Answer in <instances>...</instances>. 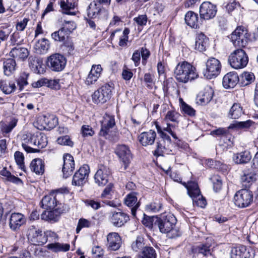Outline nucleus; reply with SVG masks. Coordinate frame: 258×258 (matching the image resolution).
I'll return each mask as SVG.
<instances>
[{"mask_svg": "<svg viewBox=\"0 0 258 258\" xmlns=\"http://www.w3.org/2000/svg\"><path fill=\"white\" fill-rule=\"evenodd\" d=\"M160 223L158 226H174L177 222L176 217L171 214H169L163 217L162 219L160 218Z\"/></svg>", "mask_w": 258, "mask_h": 258, "instance_id": "49530a36", "label": "nucleus"}, {"mask_svg": "<svg viewBox=\"0 0 258 258\" xmlns=\"http://www.w3.org/2000/svg\"><path fill=\"white\" fill-rule=\"evenodd\" d=\"M144 247V238L141 236H138L132 244V249L136 252L142 250Z\"/></svg>", "mask_w": 258, "mask_h": 258, "instance_id": "4d7b16f0", "label": "nucleus"}, {"mask_svg": "<svg viewBox=\"0 0 258 258\" xmlns=\"http://www.w3.org/2000/svg\"><path fill=\"white\" fill-rule=\"evenodd\" d=\"M239 80L237 73L229 72L226 74L223 78V86L226 89L233 88Z\"/></svg>", "mask_w": 258, "mask_h": 258, "instance_id": "a878e982", "label": "nucleus"}, {"mask_svg": "<svg viewBox=\"0 0 258 258\" xmlns=\"http://www.w3.org/2000/svg\"><path fill=\"white\" fill-rule=\"evenodd\" d=\"M110 174V170L108 167L102 164L99 165L94 176L95 183L99 186L105 185L109 181Z\"/></svg>", "mask_w": 258, "mask_h": 258, "instance_id": "9b49d317", "label": "nucleus"}, {"mask_svg": "<svg viewBox=\"0 0 258 258\" xmlns=\"http://www.w3.org/2000/svg\"><path fill=\"white\" fill-rule=\"evenodd\" d=\"M243 114L242 107L239 103H234L231 107L228 116L231 119H238Z\"/></svg>", "mask_w": 258, "mask_h": 258, "instance_id": "ea45409f", "label": "nucleus"}, {"mask_svg": "<svg viewBox=\"0 0 258 258\" xmlns=\"http://www.w3.org/2000/svg\"><path fill=\"white\" fill-rule=\"evenodd\" d=\"M47 139L42 133L37 132L33 134H27L23 136L22 146L27 153L39 152L47 145Z\"/></svg>", "mask_w": 258, "mask_h": 258, "instance_id": "f257e3e1", "label": "nucleus"}, {"mask_svg": "<svg viewBox=\"0 0 258 258\" xmlns=\"http://www.w3.org/2000/svg\"><path fill=\"white\" fill-rule=\"evenodd\" d=\"M12 32V28H10V25L6 24L4 26L0 27V40L1 41H7L9 36Z\"/></svg>", "mask_w": 258, "mask_h": 258, "instance_id": "864d4df0", "label": "nucleus"}, {"mask_svg": "<svg viewBox=\"0 0 258 258\" xmlns=\"http://www.w3.org/2000/svg\"><path fill=\"white\" fill-rule=\"evenodd\" d=\"M221 67V63L218 59L210 57L206 62V69L203 72L204 76L208 79L216 78L220 73Z\"/></svg>", "mask_w": 258, "mask_h": 258, "instance_id": "6e6552de", "label": "nucleus"}, {"mask_svg": "<svg viewBox=\"0 0 258 258\" xmlns=\"http://www.w3.org/2000/svg\"><path fill=\"white\" fill-rule=\"evenodd\" d=\"M115 153L120 161L123 164L124 170L126 169L132 158L131 151L129 147L125 145H118L115 149Z\"/></svg>", "mask_w": 258, "mask_h": 258, "instance_id": "9d476101", "label": "nucleus"}, {"mask_svg": "<svg viewBox=\"0 0 258 258\" xmlns=\"http://www.w3.org/2000/svg\"><path fill=\"white\" fill-rule=\"evenodd\" d=\"M130 29L125 28L122 32V35L120 36L118 44L119 46L124 47L127 45V42L128 39V34L130 33Z\"/></svg>", "mask_w": 258, "mask_h": 258, "instance_id": "bf43d9fd", "label": "nucleus"}, {"mask_svg": "<svg viewBox=\"0 0 258 258\" xmlns=\"http://www.w3.org/2000/svg\"><path fill=\"white\" fill-rule=\"evenodd\" d=\"M61 213H58L56 209L53 211H45L41 214V219L45 221L55 222L58 220L59 215Z\"/></svg>", "mask_w": 258, "mask_h": 258, "instance_id": "37998d69", "label": "nucleus"}, {"mask_svg": "<svg viewBox=\"0 0 258 258\" xmlns=\"http://www.w3.org/2000/svg\"><path fill=\"white\" fill-rule=\"evenodd\" d=\"M234 201L235 205L239 208L247 207L253 201V194L248 189H240L235 193Z\"/></svg>", "mask_w": 258, "mask_h": 258, "instance_id": "0eeeda50", "label": "nucleus"}, {"mask_svg": "<svg viewBox=\"0 0 258 258\" xmlns=\"http://www.w3.org/2000/svg\"><path fill=\"white\" fill-rule=\"evenodd\" d=\"M93 102L95 104H102L107 101L106 98L103 95V93L100 92V90L98 89L95 91L92 95Z\"/></svg>", "mask_w": 258, "mask_h": 258, "instance_id": "6e6d98bb", "label": "nucleus"}, {"mask_svg": "<svg viewBox=\"0 0 258 258\" xmlns=\"http://www.w3.org/2000/svg\"><path fill=\"white\" fill-rule=\"evenodd\" d=\"M63 159L62 172L63 177L67 178L72 174L75 169V162L73 157L69 154L64 155Z\"/></svg>", "mask_w": 258, "mask_h": 258, "instance_id": "dca6fc26", "label": "nucleus"}, {"mask_svg": "<svg viewBox=\"0 0 258 258\" xmlns=\"http://www.w3.org/2000/svg\"><path fill=\"white\" fill-rule=\"evenodd\" d=\"M30 168L31 170L36 174L42 175L44 172V162L40 158L34 159L31 161Z\"/></svg>", "mask_w": 258, "mask_h": 258, "instance_id": "2f4dec72", "label": "nucleus"}, {"mask_svg": "<svg viewBox=\"0 0 258 258\" xmlns=\"http://www.w3.org/2000/svg\"><path fill=\"white\" fill-rule=\"evenodd\" d=\"M23 41L20 33L18 31H16L11 35L9 42L11 45L20 46L23 43Z\"/></svg>", "mask_w": 258, "mask_h": 258, "instance_id": "5fc2aeb1", "label": "nucleus"}, {"mask_svg": "<svg viewBox=\"0 0 258 258\" xmlns=\"http://www.w3.org/2000/svg\"><path fill=\"white\" fill-rule=\"evenodd\" d=\"M211 244L202 243L197 246H193L191 248V252L193 253L201 254L205 257L211 256L210 247Z\"/></svg>", "mask_w": 258, "mask_h": 258, "instance_id": "c756f323", "label": "nucleus"}, {"mask_svg": "<svg viewBox=\"0 0 258 258\" xmlns=\"http://www.w3.org/2000/svg\"><path fill=\"white\" fill-rule=\"evenodd\" d=\"M99 89L108 101L112 96V90L114 89V85L112 83L105 84L99 88Z\"/></svg>", "mask_w": 258, "mask_h": 258, "instance_id": "de8ad7c7", "label": "nucleus"}, {"mask_svg": "<svg viewBox=\"0 0 258 258\" xmlns=\"http://www.w3.org/2000/svg\"><path fill=\"white\" fill-rule=\"evenodd\" d=\"M16 62L12 58L5 59L3 62L4 74L7 76L13 74L16 70Z\"/></svg>", "mask_w": 258, "mask_h": 258, "instance_id": "473e14b6", "label": "nucleus"}, {"mask_svg": "<svg viewBox=\"0 0 258 258\" xmlns=\"http://www.w3.org/2000/svg\"><path fill=\"white\" fill-rule=\"evenodd\" d=\"M156 251L153 247L145 246L138 255L137 258H156Z\"/></svg>", "mask_w": 258, "mask_h": 258, "instance_id": "a18cd8bd", "label": "nucleus"}, {"mask_svg": "<svg viewBox=\"0 0 258 258\" xmlns=\"http://www.w3.org/2000/svg\"><path fill=\"white\" fill-rule=\"evenodd\" d=\"M171 144H168L164 140H159L157 142L156 148L154 151V155L159 156H163L164 154H172L170 149Z\"/></svg>", "mask_w": 258, "mask_h": 258, "instance_id": "cd10ccee", "label": "nucleus"}, {"mask_svg": "<svg viewBox=\"0 0 258 258\" xmlns=\"http://www.w3.org/2000/svg\"><path fill=\"white\" fill-rule=\"evenodd\" d=\"M49 47L48 41L45 38L38 40L34 45V48L37 52L40 54L45 53Z\"/></svg>", "mask_w": 258, "mask_h": 258, "instance_id": "a19ab883", "label": "nucleus"}, {"mask_svg": "<svg viewBox=\"0 0 258 258\" xmlns=\"http://www.w3.org/2000/svg\"><path fill=\"white\" fill-rule=\"evenodd\" d=\"M180 114L175 110H169L167 112L165 119L173 122H178Z\"/></svg>", "mask_w": 258, "mask_h": 258, "instance_id": "052dcab7", "label": "nucleus"}, {"mask_svg": "<svg viewBox=\"0 0 258 258\" xmlns=\"http://www.w3.org/2000/svg\"><path fill=\"white\" fill-rule=\"evenodd\" d=\"M29 66L32 71L36 74H41L43 72L42 61L38 58H34L31 60Z\"/></svg>", "mask_w": 258, "mask_h": 258, "instance_id": "603ef678", "label": "nucleus"}, {"mask_svg": "<svg viewBox=\"0 0 258 258\" xmlns=\"http://www.w3.org/2000/svg\"><path fill=\"white\" fill-rule=\"evenodd\" d=\"M47 248L54 252H66L69 250L70 245L68 243H61L59 242H54L48 244L46 246Z\"/></svg>", "mask_w": 258, "mask_h": 258, "instance_id": "4c0bfd02", "label": "nucleus"}, {"mask_svg": "<svg viewBox=\"0 0 258 258\" xmlns=\"http://www.w3.org/2000/svg\"><path fill=\"white\" fill-rule=\"evenodd\" d=\"M98 221L92 218L90 220H87L84 218L79 219L77 226H90L98 224Z\"/></svg>", "mask_w": 258, "mask_h": 258, "instance_id": "69168bd1", "label": "nucleus"}, {"mask_svg": "<svg viewBox=\"0 0 258 258\" xmlns=\"http://www.w3.org/2000/svg\"><path fill=\"white\" fill-rule=\"evenodd\" d=\"M87 11L88 16L90 18L94 19L98 18L105 9L100 4L93 1L88 6Z\"/></svg>", "mask_w": 258, "mask_h": 258, "instance_id": "b1692460", "label": "nucleus"}, {"mask_svg": "<svg viewBox=\"0 0 258 258\" xmlns=\"http://www.w3.org/2000/svg\"><path fill=\"white\" fill-rule=\"evenodd\" d=\"M255 77L252 73L245 72L242 76V83L246 86L251 83L254 80Z\"/></svg>", "mask_w": 258, "mask_h": 258, "instance_id": "680f3d73", "label": "nucleus"}, {"mask_svg": "<svg viewBox=\"0 0 258 258\" xmlns=\"http://www.w3.org/2000/svg\"><path fill=\"white\" fill-rule=\"evenodd\" d=\"M58 4L63 14L69 15H76V12L74 11V10L77 5L76 2H71L69 0H61L58 2Z\"/></svg>", "mask_w": 258, "mask_h": 258, "instance_id": "c85d7f7f", "label": "nucleus"}, {"mask_svg": "<svg viewBox=\"0 0 258 258\" xmlns=\"http://www.w3.org/2000/svg\"><path fill=\"white\" fill-rule=\"evenodd\" d=\"M174 74L176 79L183 83L192 81L198 77L195 67L186 61L179 63L174 70Z\"/></svg>", "mask_w": 258, "mask_h": 258, "instance_id": "7ed1b4c3", "label": "nucleus"}, {"mask_svg": "<svg viewBox=\"0 0 258 258\" xmlns=\"http://www.w3.org/2000/svg\"><path fill=\"white\" fill-rule=\"evenodd\" d=\"M137 195V192H131L127 194L124 199V204L131 208V213L134 217L136 216L137 210L140 206V202H138Z\"/></svg>", "mask_w": 258, "mask_h": 258, "instance_id": "a211bd4d", "label": "nucleus"}, {"mask_svg": "<svg viewBox=\"0 0 258 258\" xmlns=\"http://www.w3.org/2000/svg\"><path fill=\"white\" fill-rule=\"evenodd\" d=\"M160 221V218L157 216H148L144 214L142 223L144 226H158Z\"/></svg>", "mask_w": 258, "mask_h": 258, "instance_id": "3c124183", "label": "nucleus"}, {"mask_svg": "<svg viewBox=\"0 0 258 258\" xmlns=\"http://www.w3.org/2000/svg\"><path fill=\"white\" fill-rule=\"evenodd\" d=\"M0 174L4 177L5 179L8 181L17 184L22 183V181L20 178L12 175L10 171L7 170L6 168H4L3 170L0 171Z\"/></svg>", "mask_w": 258, "mask_h": 258, "instance_id": "c03bdc74", "label": "nucleus"}, {"mask_svg": "<svg viewBox=\"0 0 258 258\" xmlns=\"http://www.w3.org/2000/svg\"><path fill=\"white\" fill-rule=\"evenodd\" d=\"M144 81L147 84V87L151 88L154 83V76L150 73H145L144 76Z\"/></svg>", "mask_w": 258, "mask_h": 258, "instance_id": "774afa93", "label": "nucleus"}, {"mask_svg": "<svg viewBox=\"0 0 258 258\" xmlns=\"http://www.w3.org/2000/svg\"><path fill=\"white\" fill-rule=\"evenodd\" d=\"M129 216L122 212H116L113 214L111 220L114 225L123 226L129 220Z\"/></svg>", "mask_w": 258, "mask_h": 258, "instance_id": "f704fd0d", "label": "nucleus"}, {"mask_svg": "<svg viewBox=\"0 0 258 258\" xmlns=\"http://www.w3.org/2000/svg\"><path fill=\"white\" fill-rule=\"evenodd\" d=\"M46 232H43L40 230L32 229L29 232V236H32L31 241L35 243V244L41 245L45 244L47 241Z\"/></svg>", "mask_w": 258, "mask_h": 258, "instance_id": "412c9836", "label": "nucleus"}, {"mask_svg": "<svg viewBox=\"0 0 258 258\" xmlns=\"http://www.w3.org/2000/svg\"><path fill=\"white\" fill-rule=\"evenodd\" d=\"M24 216L20 213H13L10 218V226H22L25 224Z\"/></svg>", "mask_w": 258, "mask_h": 258, "instance_id": "58836bf2", "label": "nucleus"}, {"mask_svg": "<svg viewBox=\"0 0 258 258\" xmlns=\"http://www.w3.org/2000/svg\"><path fill=\"white\" fill-rule=\"evenodd\" d=\"M29 76V74L26 72H23L20 74L17 80V83L19 87L20 91H22L24 87L28 84V79Z\"/></svg>", "mask_w": 258, "mask_h": 258, "instance_id": "8fccbe9b", "label": "nucleus"}, {"mask_svg": "<svg viewBox=\"0 0 258 258\" xmlns=\"http://www.w3.org/2000/svg\"><path fill=\"white\" fill-rule=\"evenodd\" d=\"M156 137V133L153 130H150L148 132H145L141 133L139 137V140L140 143L143 146L151 145L153 144Z\"/></svg>", "mask_w": 258, "mask_h": 258, "instance_id": "393cba45", "label": "nucleus"}, {"mask_svg": "<svg viewBox=\"0 0 258 258\" xmlns=\"http://www.w3.org/2000/svg\"><path fill=\"white\" fill-rule=\"evenodd\" d=\"M210 180L213 183L214 190L216 191L219 190L222 186V181L220 176L217 175H213Z\"/></svg>", "mask_w": 258, "mask_h": 258, "instance_id": "e2e57ef3", "label": "nucleus"}, {"mask_svg": "<svg viewBox=\"0 0 258 258\" xmlns=\"http://www.w3.org/2000/svg\"><path fill=\"white\" fill-rule=\"evenodd\" d=\"M228 63L235 69L244 68L248 62V57L245 51L241 49H237L232 52L228 57Z\"/></svg>", "mask_w": 258, "mask_h": 258, "instance_id": "20e7f679", "label": "nucleus"}, {"mask_svg": "<svg viewBox=\"0 0 258 258\" xmlns=\"http://www.w3.org/2000/svg\"><path fill=\"white\" fill-rule=\"evenodd\" d=\"M101 128L99 133V136L108 138L110 130L115 125L114 116L105 113L100 121Z\"/></svg>", "mask_w": 258, "mask_h": 258, "instance_id": "2eb2a0df", "label": "nucleus"}, {"mask_svg": "<svg viewBox=\"0 0 258 258\" xmlns=\"http://www.w3.org/2000/svg\"><path fill=\"white\" fill-rule=\"evenodd\" d=\"M254 122L250 120H247L245 121H235L234 123L230 124L228 126V129L233 128H241V129H248L249 128Z\"/></svg>", "mask_w": 258, "mask_h": 258, "instance_id": "09e8293b", "label": "nucleus"}, {"mask_svg": "<svg viewBox=\"0 0 258 258\" xmlns=\"http://www.w3.org/2000/svg\"><path fill=\"white\" fill-rule=\"evenodd\" d=\"M251 156L248 151H244L234 154L232 159L236 164H243L248 163L251 159Z\"/></svg>", "mask_w": 258, "mask_h": 258, "instance_id": "72a5a7b5", "label": "nucleus"}, {"mask_svg": "<svg viewBox=\"0 0 258 258\" xmlns=\"http://www.w3.org/2000/svg\"><path fill=\"white\" fill-rule=\"evenodd\" d=\"M186 188L188 195L192 198L193 205L204 208L207 205V202L201 195L198 183L194 181L189 182Z\"/></svg>", "mask_w": 258, "mask_h": 258, "instance_id": "39448f33", "label": "nucleus"}, {"mask_svg": "<svg viewBox=\"0 0 258 258\" xmlns=\"http://www.w3.org/2000/svg\"><path fill=\"white\" fill-rule=\"evenodd\" d=\"M209 38L203 33L198 34L195 42V49L202 52L208 45Z\"/></svg>", "mask_w": 258, "mask_h": 258, "instance_id": "7c9ffc66", "label": "nucleus"}, {"mask_svg": "<svg viewBox=\"0 0 258 258\" xmlns=\"http://www.w3.org/2000/svg\"><path fill=\"white\" fill-rule=\"evenodd\" d=\"M29 51L24 47L16 46L11 50L9 55L17 61H24L29 55Z\"/></svg>", "mask_w": 258, "mask_h": 258, "instance_id": "aec40b11", "label": "nucleus"}, {"mask_svg": "<svg viewBox=\"0 0 258 258\" xmlns=\"http://www.w3.org/2000/svg\"><path fill=\"white\" fill-rule=\"evenodd\" d=\"M61 28L70 35L76 28V24L74 21H64Z\"/></svg>", "mask_w": 258, "mask_h": 258, "instance_id": "13d9d810", "label": "nucleus"}, {"mask_svg": "<svg viewBox=\"0 0 258 258\" xmlns=\"http://www.w3.org/2000/svg\"><path fill=\"white\" fill-rule=\"evenodd\" d=\"M102 68L100 64H93L86 79L85 84L88 85L94 84L100 77L102 72Z\"/></svg>", "mask_w": 258, "mask_h": 258, "instance_id": "6ab92c4d", "label": "nucleus"}, {"mask_svg": "<svg viewBox=\"0 0 258 258\" xmlns=\"http://www.w3.org/2000/svg\"><path fill=\"white\" fill-rule=\"evenodd\" d=\"M69 34L61 28L58 31L51 34L52 38L55 41L64 42L69 39Z\"/></svg>", "mask_w": 258, "mask_h": 258, "instance_id": "79ce46f5", "label": "nucleus"}, {"mask_svg": "<svg viewBox=\"0 0 258 258\" xmlns=\"http://www.w3.org/2000/svg\"><path fill=\"white\" fill-rule=\"evenodd\" d=\"M107 247L110 250H117L121 246V240L117 233H109L107 237Z\"/></svg>", "mask_w": 258, "mask_h": 258, "instance_id": "5701e85b", "label": "nucleus"}, {"mask_svg": "<svg viewBox=\"0 0 258 258\" xmlns=\"http://www.w3.org/2000/svg\"><path fill=\"white\" fill-rule=\"evenodd\" d=\"M67 189H58L51 192L49 195L44 196L40 203V206L43 209H56L58 213H63L69 211V207L67 205L61 203L58 199L62 197V194L67 193Z\"/></svg>", "mask_w": 258, "mask_h": 258, "instance_id": "f03ea898", "label": "nucleus"}, {"mask_svg": "<svg viewBox=\"0 0 258 258\" xmlns=\"http://www.w3.org/2000/svg\"><path fill=\"white\" fill-rule=\"evenodd\" d=\"M258 178V170H244L240 178L241 183L243 186L248 188Z\"/></svg>", "mask_w": 258, "mask_h": 258, "instance_id": "f3484780", "label": "nucleus"}, {"mask_svg": "<svg viewBox=\"0 0 258 258\" xmlns=\"http://www.w3.org/2000/svg\"><path fill=\"white\" fill-rule=\"evenodd\" d=\"M214 90L210 86H206L199 94L198 100L201 104H208L213 98Z\"/></svg>", "mask_w": 258, "mask_h": 258, "instance_id": "bb28decb", "label": "nucleus"}, {"mask_svg": "<svg viewBox=\"0 0 258 258\" xmlns=\"http://www.w3.org/2000/svg\"><path fill=\"white\" fill-rule=\"evenodd\" d=\"M250 34L243 26H238L231 34L230 39L235 47H244L247 43Z\"/></svg>", "mask_w": 258, "mask_h": 258, "instance_id": "423d86ee", "label": "nucleus"}, {"mask_svg": "<svg viewBox=\"0 0 258 258\" xmlns=\"http://www.w3.org/2000/svg\"><path fill=\"white\" fill-rule=\"evenodd\" d=\"M57 123V119L52 114H47L38 117L37 127L39 130H49L53 128Z\"/></svg>", "mask_w": 258, "mask_h": 258, "instance_id": "ddd939ff", "label": "nucleus"}, {"mask_svg": "<svg viewBox=\"0 0 258 258\" xmlns=\"http://www.w3.org/2000/svg\"><path fill=\"white\" fill-rule=\"evenodd\" d=\"M0 89L5 94H10L16 89L14 82L6 80H0Z\"/></svg>", "mask_w": 258, "mask_h": 258, "instance_id": "e433bc0d", "label": "nucleus"}, {"mask_svg": "<svg viewBox=\"0 0 258 258\" xmlns=\"http://www.w3.org/2000/svg\"><path fill=\"white\" fill-rule=\"evenodd\" d=\"M231 258H253L251 253L244 245H239L232 248L230 253Z\"/></svg>", "mask_w": 258, "mask_h": 258, "instance_id": "4be33fe9", "label": "nucleus"}, {"mask_svg": "<svg viewBox=\"0 0 258 258\" xmlns=\"http://www.w3.org/2000/svg\"><path fill=\"white\" fill-rule=\"evenodd\" d=\"M186 24L193 28L199 27L198 15L193 11H188L186 13L184 18Z\"/></svg>", "mask_w": 258, "mask_h": 258, "instance_id": "c9c22d12", "label": "nucleus"}, {"mask_svg": "<svg viewBox=\"0 0 258 258\" xmlns=\"http://www.w3.org/2000/svg\"><path fill=\"white\" fill-rule=\"evenodd\" d=\"M90 168L88 165H84L75 172L72 180V184L76 186H83L87 181Z\"/></svg>", "mask_w": 258, "mask_h": 258, "instance_id": "4468645a", "label": "nucleus"}, {"mask_svg": "<svg viewBox=\"0 0 258 258\" xmlns=\"http://www.w3.org/2000/svg\"><path fill=\"white\" fill-rule=\"evenodd\" d=\"M63 50L66 51L69 55L74 54L75 46L73 41L70 39H68L63 42Z\"/></svg>", "mask_w": 258, "mask_h": 258, "instance_id": "0e129e2a", "label": "nucleus"}, {"mask_svg": "<svg viewBox=\"0 0 258 258\" xmlns=\"http://www.w3.org/2000/svg\"><path fill=\"white\" fill-rule=\"evenodd\" d=\"M67 59L65 57L59 54L54 53L47 58V66L52 71L60 72L66 65Z\"/></svg>", "mask_w": 258, "mask_h": 258, "instance_id": "1a4fd4ad", "label": "nucleus"}, {"mask_svg": "<svg viewBox=\"0 0 258 258\" xmlns=\"http://www.w3.org/2000/svg\"><path fill=\"white\" fill-rule=\"evenodd\" d=\"M217 12L216 6L209 2H203L200 7V16L201 19H212L215 17Z\"/></svg>", "mask_w": 258, "mask_h": 258, "instance_id": "f8f14e48", "label": "nucleus"}, {"mask_svg": "<svg viewBox=\"0 0 258 258\" xmlns=\"http://www.w3.org/2000/svg\"><path fill=\"white\" fill-rule=\"evenodd\" d=\"M57 142L58 144L73 147L74 143L68 136H64L57 139Z\"/></svg>", "mask_w": 258, "mask_h": 258, "instance_id": "338daca9", "label": "nucleus"}]
</instances>
